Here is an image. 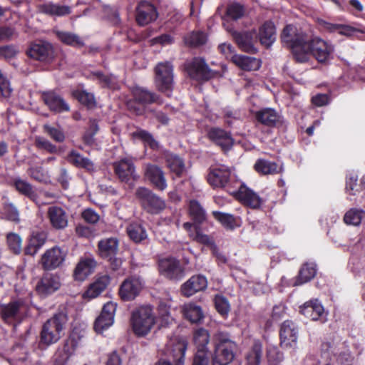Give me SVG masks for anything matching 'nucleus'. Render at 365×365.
<instances>
[{
  "label": "nucleus",
  "mask_w": 365,
  "mask_h": 365,
  "mask_svg": "<svg viewBox=\"0 0 365 365\" xmlns=\"http://www.w3.org/2000/svg\"><path fill=\"white\" fill-rule=\"evenodd\" d=\"M67 319L66 314L58 312L43 324L38 343L40 349L45 350L59 341Z\"/></svg>",
  "instance_id": "nucleus-1"
},
{
  "label": "nucleus",
  "mask_w": 365,
  "mask_h": 365,
  "mask_svg": "<svg viewBox=\"0 0 365 365\" xmlns=\"http://www.w3.org/2000/svg\"><path fill=\"white\" fill-rule=\"evenodd\" d=\"M214 351L212 358L215 364L218 365H228L235 358V351L237 344L230 339L229 334L218 331L212 338Z\"/></svg>",
  "instance_id": "nucleus-2"
},
{
  "label": "nucleus",
  "mask_w": 365,
  "mask_h": 365,
  "mask_svg": "<svg viewBox=\"0 0 365 365\" xmlns=\"http://www.w3.org/2000/svg\"><path fill=\"white\" fill-rule=\"evenodd\" d=\"M281 41L292 51L293 58L298 63H305L307 53L302 51L306 41V35L297 32V28L292 24L286 25L280 35Z\"/></svg>",
  "instance_id": "nucleus-3"
},
{
  "label": "nucleus",
  "mask_w": 365,
  "mask_h": 365,
  "mask_svg": "<svg viewBox=\"0 0 365 365\" xmlns=\"http://www.w3.org/2000/svg\"><path fill=\"white\" fill-rule=\"evenodd\" d=\"M207 180L212 188L224 189L230 195L236 192L237 185L240 184L232 175L230 168L223 165L210 168Z\"/></svg>",
  "instance_id": "nucleus-4"
},
{
  "label": "nucleus",
  "mask_w": 365,
  "mask_h": 365,
  "mask_svg": "<svg viewBox=\"0 0 365 365\" xmlns=\"http://www.w3.org/2000/svg\"><path fill=\"white\" fill-rule=\"evenodd\" d=\"M334 50L331 44L317 36L306 38L302 49L307 53L306 62L312 56L318 63L324 64L331 59Z\"/></svg>",
  "instance_id": "nucleus-5"
},
{
  "label": "nucleus",
  "mask_w": 365,
  "mask_h": 365,
  "mask_svg": "<svg viewBox=\"0 0 365 365\" xmlns=\"http://www.w3.org/2000/svg\"><path fill=\"white\" fill-rule=\"evenodd\" d=\"M154 71L155 88L166 97L171 98L175 86L173 66L170 62L158 63Z\"/></svg>",
  "instance_id": "nucleus-6"
},
{
  "label": "nucleus",
  "mask_w": 365,
  "mask_h": 365,
  "mask_svg": "<svg viewBox=\"0 0 365 365\" xmlns=\"http://www.w3.org/2000/svg\"><path fill=\"white\" fill-rule=\"evenodd\" d=\"M83 336L73 330L61 345L58 346L53 356L54 365H66L70 358L73 356L77 349L82 346Z\"/></svg>",
  "instance_id": "nucleus-7"
},
{
  "label": "nucleus",
  "mask_w": 365,
  "mask_h": 365,
  "mask_svg": "<svg viewBox=\"0 0 365 365\" xmlns=\"http://www.w3.org/2000/svg\"><path fill=\"white\" fill-rule=\"evenodd\" d=\"M142 209L150 215H158L166 207L165 201L145 187H138L135 193Z\"/></svg>",
  "instance_id": "nucleus-8"
},
{
  "label": "nucleus",
  "mask_w": 365,
  "mask_h": 365,
  "mask_svg": "<svg viewBox=\"0 0 365 365\" xmlns=\"http://www.w3.org/2000/svg\"><path fill=\"white\" fill-rule=\"evenodd\" d=\"M155 323V317L150 306L140 307L132 313L131 325L134 334L138 336L147 335Z\"/></svg>",
  "instance_id": "nucleus-9"
},
{
  "label": "nucleus",
  "mask_w": 365,
  "mask_h": 365,
  "mask_svg": "<svg viewBox=\"0 0 365 365\" xmlns=\"http://www.w3.org/2000/svg\"><path fill=\"white\" fill-rule=\"evenodd\" d=\"M185 70L192 80L207 82L215 78L218 72L211 69L204 58L194 57L185 63Z\"/></svg>",
  "instance_id": "nucleus-10"
},
{
  "label": "nucleus",
  "mask_w": 365,
  "mask_h": 365,
  "mask_svg": "<svg viewBox=\"0 0 365 365\" xmlns=\"http://www.w3.org/2000/svg\"><path fill=\"white\" fill-rule=\"evenodd\" d=\"M26 54L30 58L45 63H51L56 56L53 45L47 41L31 43Z\"/></svg>",
  "instance_id": "nucleus-11"
},
{
  "label": "nucleus",
  "mask_w": 365,
  "mask_h": 365,
  "mask_svg": "<svg viewBox=\"0 0 365 365\" xmlns=\"http://www.w3.org/2000/svg\"><path fill=\"white\" fill-rule=\"evenodd\" d=\"M187 342L184 339L170 341L163 350L166 361H171L175 365H184Z\"/></svg>",
  "instance_id": "nucleus-12"
},
{
  "label": "nucleus",
  "mask_w": 365,
  "mask_h": 365,
  "mask_svg": "<svg viewBox=\"0 0 365 365\" xmlns=\"http://www.w3.org/2000/svg\"><path fill=\"white\" fill-rule=\"evenodd\" d=\"M143 288V279L137 275L127 277L120 286L118 294L124 302L134 300Z\"/></svg>",
  "instance_id": "nucleus-13"
},
{
  "label": "nucleus",
  "mask_w": 365,
  "mask_h": 365,
  "mask_svg": "<svg viewBox=\"0 0 365 365\" xmlns=\"http://www.w3.org/2000/svg\"><path fill=\"white\" fill-rule=\"evenodd\" d=\"M159 272L170 280L179 281L185 276V268L175 257H167L159 260Z\"/></svg>",
  "instance_id": "nucleus-14"
},
{
  "label": "nucleus",
  "mask_w": 365,
  "mask_h": 365,
  "mask_svg": "<svg viewBox=\"0 0 365 365\" xmlns=\"http://www.w3.org/2000/svg\"><path fill=\"white\" fill-rule=\"evenodd\" d=\"M207 137L210 142L219 147L224 153L231 150L235 143L232 133L219 127L210 128L207 130Z\"/></svg>",
  "instance_id": "nucleus-15"
},
{
  "label": "nucleus",
  "mask_w": 365,
  "mask_h": 365,
  "mask_svg": "<svg viewBox=\"0 0 365 365\" xmlns=\"http://www.w3.org/2000/svg\"><path fill=\"white\" fill-rule=\"evenodd\" d=\"M66 252L58 246H54L46 250L40 259L43 270H53L62 265L66 257Z\"/></svg>",
  "instance_id": "nucleus-16"
},
{
  "label": "nucleus",
  "mask_w": 365,
  "mask_h": 365,
  "mask_svg": "<svg viewBox=\"0 0 365 365\" xmlns=\"http://www.w3.org/2000/svg\"><path fill=\"white\" fill-rule=\"evenodd\" d=\"M144 178L154 189L158 191H164L168 187L165 172L158 165L147 164L144 168Z\"/></svg>",
  "instance_id": "nucleus-17"
},
{
  "label": "nucleus",
  "mask_w": 365,
  "mask_h": 365,
  "mask_svg": "<svg viewBox=\"0 0 365 365\" xmlns=\"http://www.w3.org/2000/svg\"><path fill=\"white\" fill-rule=\"evenodd\" d=\"M60 287V277L57 274L45 272L38 280L35 290L40 297H46L59 289Z\"/></svg>",
  "instance_id": "nucleus-18"
},
{
  "label": "nucleus",
  "mask_w": 365,
  "mask_h": 365,
  "mask_svg": "<svg viewBox=\"0 0 365 365\" xmlns=\"http://www.w3.org/2000/svg\"><path fill=\"white\" fill-rule=\"evenodd\" d=\"M24 304L23 299L13 300L7 304H0V317L7 324H13L21 319V308Z\"/></svg>",
  "instance_id": "nucleus-19"
},
{
  "label": "nucleus",
  "mask_w": 365,
  "mask_h": 365,
  "mask_svg": "<svg viewBox=\"0 0 365 365\" xmlns=\"http://www.w3.org/2000/svg\"><path fill=\"white\" fill-rule=\"evenodd\" d=\"M114 173L121 182L126 183L130 180L135 181L138 175L135 172V166L131 159L123 158L113 164Z\"/></svg>",
  "instance_id": "nucleus-20"
},
{
  "label": "nucleus",
  "mask_w": 365,
  "mask_h": 365,
  "mask_svg": "<svg viewBox=\"0 0 365 365\" xmlns=\"http://www.w3.org/2000/svg\"><path fill=\"white\" fill-rule=\"evenodd\" d=\"M115 310L116 304L112 302H108L103 305L102 311L95 320L93 325L94 330L97 333H103L113 324Z\"/></svg>",
  "instance_id": "nucleus-21"
},
{
  "label": "nucleus",
  "mask_w": 365,
  "mask_h": 365,
  "mask_svg": "<svg viewBox=\"0 0 365 365\" xmlns=\"http://www.w3.org/2000/svg\"><path fill=\"white\" fill-rule=\"evenodd\" d=\"M232 195L243 205L252 209H259L263 203L262 199L256 192L244 185H240L238 188L236 187V192Z\"/></svg>",
  "instance_id": "nucleus-22"
},
{
  "label": "nucleus",
  "mask_w": 365,
  "mask_h": 365,
  "mask_svg": "<svg viewBox=\"0 0 365 365\" xmlns=\"http://www.w3.org/2000/svg\"><path fill=\"white\" fill-rule=\"evenodd\" d=\"M255 31H234L232 33V36L239 48L242 51L252 54L257 52V49L255 46Z\"/></svg>",
  "instance_id": "nucleus-23"
},
{
  "label": "nucleus",
  "mask_w": 365,
  "mask_h": 365,
  "mask_svg": "<svg viewBox=\"0 0 365 365\" xmlns=\"http://www.w3.org/2000/svg\"><path fill=\"white\" fill-rule=\"evenodd\" d=\"M298 327L292 320H285L280 327V344L284 347H292L298 339Z\"/></svg>",
  "instance_id": "nucleus-24"
},
{
  "label": "nucleus",
  "mask_w": 365,
  "mask_h": 365,
  "mask_svg": "<svg viewBox=\"0 0 365 365\" xmlns=\"http://www.w3.org/2000/svg\"><path fill=\"white\" fill-rule=\"evenodd\" d=\"M158 13L153 4L146 1L139 3L136 9L135 20L138 25L145 26L157 19Z\"/></svg>",
  "instance_id": "nucleus-25"
},
{
  "label": "nucleus",
  "mask_w": 365,
  "mask_h": 365,
  "mask_svg": "<svg viewBox=\"0 0 365 365\" xmlns=\"http://www.w3.org/2000/svg\"><path fill=\"white\" fill-rule=\"evenodd\" d=\"M299 312L312 321L320 320L322 323L326 321L324 307L318 299L305 302L299 307Z\"/></svg>",
  "instance_id": "nucleus-26"
},
{
  "label": "nucleus",
  "mask_w": 365,
  "mask_h": 365,
  "mask_svg": "<svg viewBox=\"0 0 365 365\" xmlns=\"http://www.w3.org/2000/svg\"><path fill=\"white\" fill-rule=\"evenodd\" d=\"M43 103L49 110L56 113L68 112L70 106L64 98L54 91H46L41 95Z\"/></svg>",
  "instance_id": "nucleus-27"
},
{
  "label": "nucleus",
  "mask_w": 365,
  "mask_h": 365,
  "mask_svg": "<svg viewBox=\"0 0 365 365\" xmlns=\"http://www.w3.org/2000/svg\"><path fill=\"white\" fill-rule=\"evenodd\" d=\"M207 286L206 277L202 274H196L181 285L180 292L182 296L189 297L198 292L205 290Z\"/></svg>",
  "instance_id": "nucleus-28"
},
{
  "label": "nucleus",
  "mask_w": 365,
  "mask_h": 365,
  "mask_svg": "<svg viewBox=\"0 0 365 365\" xmlns=\"http://www.w3.org/2000/svg\"><path fill=\"white\" fill-rule=\"evenodd\" d=\"M133 97L145 107L149 105H163L164 100L163 97L144 87H135L132 91Z\"/></svg>",
  "instance_id": "nucleus-29"
},
{
  "label": "nucleus",
  "mask_w": 365,
  "mask_h": 365,
  "mask_svg": "<svg viewBox=\"0 0 365 365\" xmlns=\"http://www.w3.org/2000/svg\"><path fill=\"white\" fill-rule=\"evenodd\" d=\"M98 253L103 259H111L118 252L119 241L115 237H108L98 241Z\"/></svg>",
  "instance_id": "nucleus-30"
},
{
  "label": "nucleus",
  "mask_w": 365,
  "mask_h": 365,
  "mask_svg": "<svg viewBox=\"0 0 365 365\" xmlns=\"http://www.w3.org/2000/svg\"><path fill=\"white\" fill-rule=\"evenodd\" d=\"M47 216L51 226L56 230L64 229L68 225V217L65 210L59 206L48 208Z\"/></svg>",
  "instance_id": "nucleus-31"
},
{
  "label": "nucleus",
  "mask_w": 365,
  "mask_h": 365,
  "mask_svg": "<svg viewBox=\"0 0 365 365\" xmlns=\"http://www.w3.org/2000/svg\"><path fill=\"white\" fill-rule=\"evenodd\" d=\"M97 265V262L92 257L81 258L73 271L76 280L83 281L91 274Z\"/></svg>",
  "instance_id": "nucleus-32"
},
{
  "label": "nucleus",
  "mask_w": 365,
  "mask_h": 365,
  "mask_svg": "<svg viewBox=\"0 0 365 365\" xmlns=\"http://www.w3.org/2000/svg\"><path fill=\"white\" fill-rule=\"evenodd\" d=\"M212 215L227 230L232 231L241 227L242 220L239 216L220 211H212Z\"/></svg>",
  "instance_id": "nucleus-33"
},
{
  "label": "nucleus",
  "mask_w": 365,
  "mask_h": 365,
  "mask_svg": "<svg viewBox=\"0 0 365 365\" xmlns=\"http://www.w3.org/2000/svg\"><path fill=\"white\" fill-rule=\"evenodd\" d=\"M260 43L269 48L276 40V27L272 21H266L259 29Z\"/></svg>",
  "instance_id": "nucleus-34"
},
{
  "label": "nucleus",
  "mask_w": 365,
  "mask_h": 365,
  "mask_svg": "<svg viewBox=\"0 0 365 365\" xmlns=\"http://www.w3.org/2000/svg\"><path fill=\"white\" fill-rule=\"evenodd\" d=\"M38 9L40 13L51 17H62L68 16L71 13L70 6L56 4L52 2L40 4Z\"/></svg>",
  "instance_id": "nucleus-35"
},
{
  "label": "nucleus",
  "mask_w": 365,
  "mask_h": 365,
  "mask_svg": "<svg viewBox=\"0 0 365 365\" xmlns=\"http://www.w3.org/2000/svg\"><path fill=\"white\" fill-rule=\"evenodd\" d=\"M46 240L47 235L44 232H33L27 245L24 248V254L26 255L34 256L43 246Z\"/></svg>",
  "instance_id": "nucleus-36"
},
{
  "label": "nucleus",
  "mask_w": 365,
  "mask_h": 365,
  "mask_svg": "<svg viewBox=\"0 0 365 365\" xmlns=\"http://www.w3.org/2000/svg\"><path fill=\"white\" fill-rule=\"evenodd\" d=\"M188 215L190 220L195 222V228L201 227V225L207 221L206 211L196 200L190 201Z\"/></svg>",
  "instance_id": "nucleus-37"
},
{
  "label": "nucleus",
  "mask_w": 365,
  "mask_h": 365,
  "mask_svg": "<svg viewBox=\"0 0 365 365\" xmlns=\"http://www.w3.org/2000/svg\"><path fill=\"white\" fill-rule=\"evenodd\" d=\"M165 160L168 168L172 174L178 178L182 176L185 170V165L182 158L174 153H167L165 156Z\"/></svg>",
  "instance_id": "nucleus-38"
},
{
  "label": "nucleus",
  "mask_w": 365,
  "mask_h": 365,
  "mask_svg": "<svg viewBox=\"0 0 365 365\" xmlns=\"http://www.w3.org/2000/svg\"><path fill=\"white\" fill-rule=\"evenodd\" d=\"M255 116L257 122L271 128L276 126L279 118L277 112L270 108H262L257 111Z\"/></svg>",
  "instance_id": "nucleus-39"
},
{
  "label": "nucleus",
  "mask_w": 365,
  "mask_h": 365,
  "mask_svg": "<svg viewBox=\"0 0 365 365\" xmlns=\"http://www.w3.org/2000/svg\"><path fill=\"white\" fill-rule=\"evenodd\" d=\"M11 185L21 195L34 201L37 198V193L34 187L20 178H15L12 180Z\"/></svg>",
  "instance_id": "nucleus-40"
},
{
  "label": "nucleus",
  "mask_w": 365,
  "mask_h": 365,
  "mask_svg": "<svg viewBox=\"0 0 365 365\" xmlns=\"http://www.w3.org/2000/svg\"><path fill=\"white\" fill-rule=\"evenodd\" d=\"M67 160L69 163L78 168H83L88 172H93L94 170L93 163L89 158L83 157L75 150H72L69 152L67 156Z\"/></svg>",
  "instance_id": "nucleus-41"
},
{
  "label": "nucleus",
  "mask_w": 365,
  "mask_h": 365,
  "mask_svg": "<svg viewBox=\"0 0 365 365\" xmlns=\"http://www.w3.org/2000/svg\"><path fill=\"white\" fill-rule=\"evenodd\" d=\"M232 62L242 70L250 71H257L260 68V61L254 57L243 55H234Z\"/></svg>",
  "instance_id": "nucleus-42"
},
{
  "label": "nucleus",
  "mask_w": 365,
  "mask_h": 365,
  "mask_svg": "<svg viewBox=\"0 0 365 365\" xmlns=\"http://www.w3.org/2000/svg\"><path fill=\"white\" fill-rule=\"evenodd\" d=\"M346 192L349 195H356L365 189V175L362 176L359 182L355 173H350L346 178Z\"/></svg>",
  "instance_id": "nucleus-43"
},
{
  "label": "nucleus",
  "mask_w": 365,
  "mask_h": 365,
  "mask_svg": "<svg viewBox=\"0 0 365 365\" xmlns=\"http://www.w3.org/2000/svg\"><path fill=\"white\" fill-rule=\"evenodd\" d=\"M206 34L201 31H191L183 37V42L187 47L196 48L205 45L207 42Z\"/></svg>",
  "instance_id": "nucleus-44"
},
{
  "label": "nucleus",
  "mask_w": 365,
  "mask_h": 365,
  "mask_svg": "<svg viewBox=\"0 0 365 365\" xmlns=\"http://www.w3.org/2000/svg\"><path fill=\"white\" fill-rule=\"evenodd\" d=\"M110 281V277L108 275H103L98 277L88 287L85 295L91 299L97 297L106 289Z\"/></svg>",
  "instance_id": "nucleus-45"
},
{
  "label": "nucleus",
  "mask_w": 365,
  "mask_h": 365,
  "mask_svg": "<svg viewBox=\"0 0 365 365\" xmlns=\"http://www.w3.org/2000/svg\"><path fill=\"white\" fill-rule=\"evenodd\" d=\"M317 273L316 266L312 263H304L301 267L297 276L294 285L299 286L312 279Z\"/></svg>",
  "instance_id": "nucleus-46"
},
{
  "label": "nucleus",
  "mask_w": 365,
  "mask_h": 365,
  "mask_svg": "<svg viewBox=\"0 0 365 365\" xmlns=\"http://www.w3.org/2000/svg\"><path fill=\"white\" fill-rule=\"evenodd\" d=\"M183 314L185 318L191 323H199L204 317L202 308L194 303H190L185 305L183 308Z\"/></svg>",
  "instance_id": "nucleus-47"
},
{
  "label": "nucleus",
  "mask_w": 365,
  "mask_h": 365,
  "mask_svg": "<svg viewBox=\"0 0 365 365\" xmlns=\"http://www.w3.org/2000/svg\"><path fill=\"white\" fill-rule=\"evenodd\" d=\"M254 168L257 173L262 175H273L279 171L277 163L264 159H258L254 165Z\"/></svg>",
  "instance_id": "nucleus-48"
},
{
  "label": "nucleus",
  "mask_w": 365,
  "mask_h": 365,
  "mask_svg": "<svg viewBox=\"0 0 365 365\" xmlns=\"http://www.w3.org/2000/svg\"><path fill=\"white\" fill-rule=\"evenodd\" d=\"M91 76L92 80L98 81L102 88H115L116 81L113 74H106L101 71H96L91 72Z\"/></svg>",
  "instance_id": "nucleus-49"
},
{
  "label": "nucleus",
  "mask_w": 365,
  "mask_h": 365,
  "mask_svg": "<svg viewBox=\"0 0 365 365\" xmlns=\"http://www.w3.org/2000/svg\"><path fill=\"white\" fill-rule=\"evenodd\" d=\"M364 219L365 211L357 208L349 209L344 216V222L354 226H359Z\"/></svg>",
  "instance_id": "nucleus-50"
},
{
  "label": "nucleus",
  "mask_w": 365,
  "mask_h": 365,
  "mask_svg": "<svg viewBox=\"0 0 365 365\" xmlns=\"http://www.w3.org/2000/svg\"><path fill=\"white\" fill-rule=\"evenodd\" d=\"M56 36L59 41L66 45L79 48L84 46V43L81 38L71 32L57 31Z\"/></svg>",
  "instance_id": "nucleus-51"
},
{
  "label": "nucleus",
  "mask_w": 365,
  "mask_h": 365,
  "mask_svg": "<svg viewBox=\"0 0 365 365\" xmlns=\"http://www.w3.org/2000/svg\"><path fill=\"white\" fill-rule=\"evenodd\" d=\"M129 237L135 242L138 243L147 238L145 227L140 223H131L127 228Z\"/></svg>",
  "instance_id": "nucleus-52"
},
{
  "label": "nucleus",
  "mask_w": 365,
  "mask_h": 365,
  "mask_svg": "<svg viewBox=\"0 0 365 365\" xmlns=\"http://www.w3.org/2000/svg\"><path fill=\"white\" fill-rule=\"evenodd\" d=\"M262 356V344L259 340H255L248 352L246 359L248 365H259Z\"/></svg>",
  "instance_id": "nucleus-53"
},
{
  "label": "nucleus",
  "mask_w": 365,
  "mask_h": 365,
  "mask_svg": "<svg viewBox=\"0 0 365 365\" xmlns=\"http://www.w3.org/2000/svg\"><path fill=\"white\" fill-rule=\"evenodd\" d=\"M72 96L80 103L88 108H93L96 105L94 95L85 90H75L72 92Z\"/></svg>",
  "instance_id": "nucleus-54"
},
{
  "label": "nucleus",
  "mask_w": 365,
  "mask_h": 365,
  "mask_svg": "<svg viewBox=\"0 0 365 365\" xmlns=\"http://www.w3.org/2000/svg\"><path fill=\"white\" fill-rule=\"evenodd\" d=\"M132 136L134 138L143 141L152 150H155L159 148L158 142L153 138L150 133L145 130L139 128L132 133Z\"/></svg>",
  "instance_id": "nucleus-55"
},
{
  "label": "nucleus",
  "mask_w": 365,
  "mask_h": 365,
  "mask_svg": "<svg viewBox=\"0 0 365 365\" xmlns=\"http://www.w3.org/2000/svg\"><path fill=\"white\" fill-rule=\"evenodd\" d=\"M215 362L208 349H198L192 357V365H214Z\"/></svg>",
  "instance_id": "nucleus-56"
},
{
  "label": "nucleus",
  "mask_w": 365,
  "mask_h": 365,
  "mask_svg": "<svg viewBox=\"0 0 365 365\" xmlns=\"http://www.w3.org/2000/svg\"><path fill=\"white\" fill-rule=\"evenodd\" d=\"M210 341L209 331L204 328L197 329L193 333V343L197 349H207V345Z\"/></svg>",
  "instance_id": "nucleus-57"
},
{
  "label": "nucleus",
  "mask_w": 365,
  "mask_h": 365,
  "mask_svg": "<svg viewBox=\"0 0 365 365\" xmlns=\"http://www.w3.org/2000/svg\"><path fill=\"white\" fill-rule=\"evenodd\" d=\"M245 12V9L242 4L238 2H232L227 5L225 17L237 21L244 16Z\"/></svg>",
  "instance_id": "nucleus-58"
},
{
  "label": "nucleus",
  "mask_w": 365,
  "mask_h": 365,
  "mask_svg": "<svg viewBox=\"0 0 365 365\" xmlns=\"http://www.w3.org/2000/svg\"><path fill=\"white\" fill-rule=\"evenodd\" d=\"M193 240L197 243L206 245L210 248L212 252H216L217 247L212 237L202 232L201 227L195 228V233Z\"/></svg>",
  "instance_id": "nucleus-59"
},
{
  "label": "nucleus",
  "mask_w": 365,
  "mask_h": 365,
  "mask_svg": "<svg viewBox=\"0 0 365 365\" xmlns=\"http://www.w3.org/2000/svg\"><path fill=\"white\" fill-rule=\"evenodd\" d=\"M3 214L6 220L15 222H19V212L17 207L10 202H6L3 204Z\"/></svg>",
  "instance_id": "nucleus-60"
},
{
  "label": "nucleus",
  "mask_w": 365,
  "mask_h": 365,
  "mask_svg": "<svg viewBox=\"0 0 365 365\" xmlns=\"http://www.w3.org/2000/svg\"><path fill=\"white\" fill-rule=\"evenodd\" d=\"M44 133H46L51 139L57 143H63L66 136L63 131L56 127L45 124L43 127Z\"/></svg>",
  "instance_id": "nucleus-61"
},
{
  "label": "nucleus",
  "mask_w": 365,
  "mask_h": 365,
  "mask_svg": "<svg viewBox=\"0 0 365 365\" xmlns=\"http://www.w3.org/2000/svg\"><path fill=\"white\" fill-rule=\"evenodd\" d=\"M215 307L217 312L222 317L227 316L230 306L228 300L222 295H216L215 297Z\"/></svg>",
  "instance_id": "nucleus-62"
},
{
  "label": "nucleus",
  "mask_w": 365,
  "mask_h": 365,
  "mask_svg": "<svg viewBox=\"0 0 365 365\" xmlns=\"http://www.w3.org/2000/svg\"><path fill=\"white\" fill-rule=\"evenodd\" d=\"M7 244L9 250L16 255L21 252V239L18 234L9 233L6 236Z\"/></svg>",
  "instance_id": "nucleus-63"
},
{
  "label": "nucleus",
  "mask_w": 365,
  "mask_h": 365,
  "mask_svg": "<svg viewBox=\"0 0 365 365\" xmlns=\"http://www.w3.org/2000/svg\"><path fill=\"white\" fill-rule=\"evenodd\" d=\"M267 357L270 365H277L283 359V353L276 346H270L267 350Z\"/></svg>",
  "instance_id": "nucleus-64"
}]
</instances>
